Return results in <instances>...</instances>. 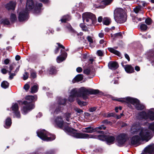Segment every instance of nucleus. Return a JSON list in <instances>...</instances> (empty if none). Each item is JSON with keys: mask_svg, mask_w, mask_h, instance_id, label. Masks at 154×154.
Wrapping results in <instances>:
<instances>
[{"mask_svg": "<svg viewBox=\"0 0 154 154\" xmlns=\"http://www.w3.org/2000/svg\"><path fill=\"white\" fill-rule=\"evenodd\" d=\"M90 70L88 69H85L84 70V73L87 75L89 74L90 73Z\"/></svg>", "mask_w": 154, "mask_h": 154, "instance_id": "54", "label": "nucleus"}, {"mask_svg": "<svg viewBox=\"0 0 154 154\" xmlns=\"http://www.w3.org/2000/svg\"><path fill=\"white\" fill-rule=\"evenodd\" d=\"M54 122L55 125L61 129H62L66 124H68L67 123H64L62 118L61 116L57 117L55 119Z\"/></svg>", "mask_w": 154, "mask_h": 154, "instance_id": "11", "label": "nucleus"}, {"mask_svg": "<svg viewBox=\"0 0 154 154\" xmlns=\"http://www.w3.org/2000/svg\"><path fill=\"white\" fill-rule=\"evenodd\" d=\"M149 128L152 131H154V122L149 124Z\"/></svg>", "mask_w": 154, "mask_h": 154, "instance_id": "39", "label": "nucleus"}, {"mask_svg": "<svg viewBox=\"0 0 154 154\" xmlns=\"http://www.w3.org/2000/svg\"><path fill=\"white\" fill-rule=\"evenodd\" d=\"M63 130L65 131L69 132L72 131V129L69 126L64 127Z\"/></svg>", "mask_w": 154, "mask_h": 154, "instance_id": "42", "label": "nucleus"}, {"mask_svg": "<svg viewBox=\"0 0 154 154\" xmlns=\"http://www.w3.org/2000/svg\"><path fill=\"white\" fill-rule=\"evenodd\" d=\"M36 73L34 70H32L30 72V78L31 79H35L36 77Z\"/></svg>", "mask_w": 154, "mask_h": 154, "instance_id": "32", "label": "nucleus"}, {"mask_svg": "<svg viewBox=\"0 0 154 154\" xmlns=\"http://www.w3.org/2000/svg\"><path fill=\"white\" fill-rule=\"evenodd\" d=\"M14 68L13 65L12 64L11 65L9 66L8 69H7L8 73H9L10 72H11V71Z\"/></svg>", "mask_w": 154, "mask_h": 154, "instance_id": "50", "label": "nucleus"}, {"mask_svg": "<svg viewBox=\"0 0 154 154\" xmlns=\"http://www.w3.org/2000/svg\"><path fill=\"white\" fill-rule=\"evenodd\" d=\"M39 88L38 85L35 83L32 87H31L30 92L32 93H36L38 90Z\"/></svg>", "mask_w": 154, "mask_h": 154, "instance_id": "22", "label": "nucleus"}, {"mask_svg": "<svg viewBox=\"0 0 154 154\" xmlns=\"http://www.w3.org/2000/svg\"><path fill=\"white\" fill-rule=\"evenodd\" d=\"M145 23L148 25H149L152 23V20L150 18L148 17L146 19Z\"/></svg>", "mask_w": 154, "mask_h": 154, "instance_id": "36", "label": "nucleus"}, {"mask_svg": "<svg viewBox=\"0 0 154 154\" xmlns=\"http://www.w3.org/2000/svg\"><path fill=\"white\" fill-rule=\"evenodd\" d=\"M102 122V123L106 125H110L112 123L108 121L106 119L103 120Z\"/></svg>", "mask_w": 154, "mask_h": 154, "instance_id": "49", "label": "nucleus"}, {"mask_svg": "<svg viewBox=\"0 0 154 154\" xmlns=\"http://www.w3.org/2000/svg\"><path fill=\"white\" fill-rule=\"evenodd\" d=\"M124 68L127 73H131L134 72V68L131 65H126Z\"/></svg>", "mask_w": 154, "mask_h": 154, "instance_id": "18", "label": "nucleus"}, {"mask_svg": "<svg viewBox=\"0 0 154 154\" xmlns=\"http://www.w3.org/2000/svg\"><path fill=\"white\" fill-rule=\"evenodd\" d=\"M35 4L32 0H27L25 10L20 13L18 16L19 20L22 22L28 20L29 12L34 7Z\"/></svg>", "mask_w": 154, "mask_h": 154, "instance_id": "2", "label": "nucleus"}, {"mask_svg": "<svg viewBox=\"0 0 154 154\" xmlns=\"http://www.w3.org/2000/svg\"><path fill=\"white\" fill-rule=\"evenodd\" d=\"M37 97L36 95H35L34 96L29 95L26 96V99L27 100L30 101H33V100L36 101L37 99Z\"/></svg>", "mask_w": 154, "mask_h": 154, "instance_id": "26", "label": "nucleus"}, {"mask_svg": "<svg viewBox=\"0 0 154 154\" xmlns=\"http://www.w3.org/2000/svg\"><path fill=\"white\" fill-rule=\"evenodd\" d=\"M111 23L110 19L108 18H104L103 20V24L106 25H109Z\"/></svg>", "mask_w": 154, "mask_h": 154, "instance_id": "30", "label": "nucleus"}, {"mask_svg": "<svg viewBox=\"0 0 154 154\" xmlns=\"http://www.w3.org/2000/svg\"><path fill=\"white\" fill-rule=\"evenodd\" d=\"M82 131L84 132L91 133L95 132L94 129L91 127H88L83 128Z\"/></svg>", "mask_w": 154, "mask_h": 154, "instance_id": "19", "label": "nucleus"}, {"mask_svg": "<svg viewBox=\"0 0 154 154\" xmlns=\"http://www.w3.org/2000/svg\"><path fill=\"white\" fill-rule=\"evenodd\" d=\"M106 128V127L104 125H101L97 127L94 128L95 132L97 131L98 129L100 130H105Z\"/></svg>", "mask_w": 154, "mask_h": 154, "instance_id": "37", "label": "nucleus"}, {"mask_svg": "<svg viewBox=\"0 0 154 154\" xmlns=\"http://www.w3.org/2000/svg\"><path fill=\"white\" fill-rule=\"evenodd\" d=\"M82 69L81 67H78L76 69V71L78 72H81L82 71Z\"/></svg>", "mask_w": 154, "mask_h": 154, "instance_id": "57", "label": "nucleus"}, {"mask_svg": "<svg viewBox=\"0 0 154 154\" xmlns=\"http://www.w3.org/2000/svg\"><path fill=\"white\" fill-rule=\"evenodd\" d=\"M135 108L138 110H142L145 108V106L141 103L140 101L135 98Z\"/></svg>", "mask_w": 154, "mask_h": 154, "instance_id": "15", "label": "nucleus"}, {"mask_svg": "<svg viewBox=\"0 0 154 154\" xmlns=\"http://www.w3.org/2000/svg\"><path fill=\"white\" fill-rule=\"evenodd\" d=\"M114 18L115 21L118 23H123L126 20V16L122 9L119 8L114 12Z\"/></svg>", "mask_w": 154, "mask_h": 154, "instance_id": "3", "label": "nucleus"}, {"mask_svg": "<svg viewBox=\"0 0 154 154\" xmlns=\"http://www.w3.org/2000/svg\"><path fill=\"white\" fill-rule=\"evenodd\" d=\"M29 76V74L27 72H25V73L23 75V79L24 80H25L27 79L28 78Z\"/></svg>", "mask_w": 154, "mask_h": 154, "instance_id": "45", "label": "nucleus"}, {"mask_svg": "<svg viewBox=\"0 0 154 154\" xmlns=\"http://www.w3.org/2000/svg\"><path fill=\"white\" fill-rule=\"evenodd\" d=\"M140 9V7H135V13H137Z\"/></svg>", "mask_w": 154, "mask_h": 154, "instance_id": "60", "label": "nucleus"}, {"mask_svg": "<svg viewBox=\"0 0 154 154\" xmlns=\"http://www.w3.org/2000/svg\"><path fill=\"white\" fill-rule=\"evenodd\" d=\"M20 104H24V106L21 109L22 112L24 115L26 114L30 110L33 109L34 107V105L32 103L28 102L26 101H24L22 102L21 101H18Z\"/></svg>", "mask_w": 154, "mask_h": 154, "instance_id": "6", "label": "nucleus"}, {"mask_svg": "<svg viewBox=\"0 0 154 154\" xmlns=\"http://www.w3.org/2000/svg\"><path fill=\"white\" fill-rule=\"evenodd\" d=\"M106 136L103 135H99L98 136L97 138L100 140H106Z\"/></svg>", "mask_w": 154, "mask_h": 154, "instance_id": "43", "label": "nucleus"}, {"mask_svg": "<svg viewBox=\"0 0 154 154\" xmlns=\"http://www.w3.org/2000/svg\"><path fill=\"white\" fill-rule=\"evenodd\" d=\"M137 118L139 120L147 119L148 117L147 113L144 111L139 112L137 116Z\"/></svg>", "mask_w": 154, "mask_h": 154, "instance_id": "14", "label": "nucleus"}, {"mask_svg": "<svg viewBox=\"0 0 154 154\" xmlns=\"http://www.w3.org/2000/svg\"><path fill=\"white\" fill-rule=\"evenodd\" d=\"M71 116V113H70L67 112L65 113V116L66 120L67 121H69V118Z\"/></svg>", "mask_w": 154, "mask_h": 154, "instance_id": "44", "label": "nucleus"}, {"mask_svg": "<svg viewBox=\"0 0 154 154\" xmlns=\"http://www.w3.org/2000/svg\"><path fill=\"white\" fill-rule=\"evenodd\" d=\"M35 6V7L34 9V12L36 14H38L40 12L41 10V7H42V5L41 3H36Z\"/></svg>", "mask_w": 154, "mask_h": 154, "instance_id": "21", "label": "nucleus"}, {"mask_svg": "<svg viewBox=\"0 0 154 154\" xmlns=\"http://www.w3.org/2000/svg\"><path fill=\"white\" fill-rule=\"evenodd\" d=\"M99 92L98 90L87 89L84 87L78 89L73 88L71 91L70 95L68 97V100L70 102H72L76 98V100L79 105L81 106H85L87 105V103L81 101L78 97H82L85 100L88 98L89 94H95L98 93Z\"/></svg>", "mask_w": 154, "mask_h": 154, "instance_id": "1", "label": "nucleus"}, {"mask_svg": "<svg viewBox=\"0 0 154 154\" xmlns=\"http://www.w3.org/2000/svg\"><path fill=\"white\" fill-rule=\"evenodd\" d=\"M148 28L147 26L144 24H142L140 26V29L142 31H146Z\"/></svg>", "mask_w": 154, "mask_h": 154, "instance_id": "34", "label": "nucleus"}, {"mask_svg": "<svg viewBox=\"0 0 154 154\" xmlns=\"http://www.w3.org/2000/svg\"><path fill=\"white\" fill-rule=\"evenodd\" d=\"M66 100L65 99H62L60 98H59V107L58 108H57L54 112V113L56 114L58 113L62 109V107L60 106L61 105L65 106L66 104Z\"/></svg>", "mask_w": 154, "mask_h": 154, "instance_id": "12", "label": "nucleus"}, {"mask_svg": "<svg viewBox=\"0 0 154 154\" xmlns=\"http://www.w3.org/2000/svg\"><path fill=\"white\" fill-rule=\"evenodd\" d=\"M151 131L147 129L143 130L140 134V135H135V145L136 142L147 140L150 139Z\"/></svg>", "mask_w": 154, "mask_h": 154, "instance_id": "5", "label": "nucleus"}, {"mask_svg": "<svg viewBox=\"0 0 154 154\" xmlns=\"http://www.w3.org/2000/svg\"><path fill=\"white\" fill-rule=\"evenodd\" d=\"M113 0H103L101 1L100 4L101 5H104V6L108 5L110 4Z\"/></svg>", "mask_w": 154, "mask_h": 154, "instance_id": "28", "label": "nucleus"}, {"mask_svg": "<svg viewBox=\"0 0 154 154\" xmlns=\"http://www.w3.org/2000/svg\"><path fill=\"white\" fill-rule=\"evenodd\" d=\"M131 135H134L135 134V127L133 125L131 129Z\"/></svg>", "mask_w": 154, "mask_h": 154, "instance_id": "47", "label": "nucleus"}, {"mask_svg": "<svg viewBox=\"0 0 154 154\" xmlns=\"http://www.w3.org/2000/svg\"><path fill=\"white\" fill-rule=\"evenodd\" d=\"M87 39L88 41L90 42V45L92 43H93V40L92 38L89 36H88L87 37Z\"/></svg>", "mask_w": 154, "mask_h": 154, "instance_id": "48", "label": "nucleus"}, {"mask_svg": "<svg viewBox=\"0 0 154 154\" xmlns=\"http://www.w3.org/2000/svg\"><path fill=\"white\" fill-rule=\"evenodd\" d=\"M148 119H149L151 121L154 120V109L149 110L148 113Z\"/></svg>", "mask_w": 154, "mask_h": 154, "instance_id": "20", "label": "nucleus"}, {"mask_svg": "<svg viewBox=\"0 0 154 154\" xmlns=\"http://www.w3.org/2000/svg\"><path fill=\"white\" fill-rule=\"evenodd\" d=\"M44 69L45 68H44V67H42V69H41V70H40L39 71V74H40V75H41L42 74H43V72L44 71L45 72V70Z\"/></svg>", "mask_w": 154, "mask_h": 154, "instance_id": "59", "label": "nucleus"}, {"mask_svg": "<svg viewBox=\"0 0 154 154\" xmlns=\"http://www.w3.org/2000/svg\"><path fill=\"white\" fill-rule=\"evenodd\" d=\"M115 140V138L113 136H106V140L109 144L113 143Z\"/></svg>", "mask_w": 154, "mask_h": 154, "instance_id": "24", "label": "nucleus"}, {"mask_svg": "<svg viewBox=\"0 0 154 154\" xmlns=\"http://www.w3.org/2000/svg\"><path fill=\"white\" fill-rule=\"evenodd\" d=\"M57 44L58 45L59 47L62 48L63 49H65V47L62 45H61L59 43H57Z\"/></svg>", "mask_w": 154, "mask_h": 154, "instance_id": "64", "label": "nucleus"}, {"mask_svg": "<svg viewBox=\"0 0 154 154\" xmlns=\"http://www.w3.org/2000/svg\"><path fill=\"white\" fill-rule=\"evenodd\" d=\"M65 59V58L63 57H60L59 56L57 58V60L58 63H60L63 61Z\"/></svg>", "mask_w": 154, "mask_h": 154, "instance_id": "41", "label": "nucleus"}, {"mask_svg": "<svg viewBox=\"0 0 154 154\" xmlns=\"http://www.w3.org/2000/svg\"><path fill=\"white\" fill-rule=\"evenodd\" d=\"M130 145L131 146H134L135 145V136H133L132 137Z\"/></svg>", "mask_w": 154, "mask_h": 154, "instance_id": "46", "label": "nucleus"}, {"mask_svg": "<svg viewBox=\"0 0 154 154\" xmlns=\"http://www.w3.org/2000/svg\"><path fill=\"white\" fill-rule=\"evenodd\" d=\"M11 119L10 118H8L6 120L5 125V127L6 128H8L11 125Z\"/></svg>", "mask_w": 154, "mask_h": 154, "instance_id": "27", "label": "nucleus"}, {"mask_svg": "<svg viewBox=\"0 0 154 154\" xmlns=\"http://www.w3.org/2000/svg\"><path fill=\"white\" fill-rule=\"evenodd\" d=\"M29 87L30 86L29 84H26L24 85L23 88L25 89V90L27 91L29 89Z\"/></svg>", "mask_w": 154, "mask_h": 154, "instance_id": "52", "label": "nucleus"}, {"mask_svg": "<svg viewBox=\"0 0 154 154\" xmlns=\"http://www.w3.org/2000/svg\"><path fill=\"white\" fill-rule=\"evenodd\" d=\"M82 17L84 21H85L87 22H89L90 23H92L96 20L95 15L90 12H87L84 14L82 16Z\"/></svg>", "mask_w": 154, "mask_h": 154, "instance_id": "7", "label": "nucleus"}, {"mask_svg": "<svg viewBox=\"0 0 154 154\" xmlns=\"http://www.w3.org/2000/svg\"><path fill=\"white\" fill-rule=\"evenodd\" d=\"M114 100L119 102L126 103L128 107L131 108H133L131 105H132L133 106H134L135 99L130 97H127L123 99L118 98Z\"/></svg>", "mask_w": 154, "mask_h": 154, "instance_id": "8", "label": "nucleus"}, {"mask_svg": "<svg viewBox=\"0 0 154 154\" xmlns=\"http://www.w3.org/2000/svg\"><path fill=\"white\" fill-rule=\"evenodd\" d=\"M125 57L126 59H127L128 62H129L130 60V58L129 55L127 54H125Z\"/></svg>", "mask_w": 154, "mask_h": 154, "instance_id": "58", "label": "nucleus"}, {"mask_svg": "<svg viewBox=\"0 0 154 154\" xmlns=\"http://www.w3.org/2000/svg\"><path fill=\"white\" fill-rule=\"evenodd\" d=\"M10 20L11 22H14L17 20V17L16 15L13 14H12L11 15Z\"/></svg>", "mask_w": 154, "mask_h": 154, "instance_id": "35", "label": "nucleus"}, {"mask_svg": "<svg viewBox=\"0 0 154 154\" xmlns=\"http://www.w3.org/2000/svg\"><path fill=\"white\" fill-rule=\"evenodd\" d=\"M2 73L4 74H6L8 72V70H6L5 68L2 69L1 70Z\"/></svg>", "mask_w": 154, "mask_h": 154, "instance_id": "56", "label": "nucleus"}, {"mask_svg": "<svg viewBox=\"0 0 154 154\" xmlns=\"http://www.w3.org/2000/svg\"><path fill=\"white\" fill-rule=\"evenodd\" d=\"M72 136L77 138L87 139L93 138V136L91 134H88L85 133L74 132Z\"/></svg>", "mask_w": 154, "mask_h": 154, "instance_id": "10", "label": "nucleus"}, {"mask_svg": "<svg viewBox=\"0 0 154 154\" xmlns=\"http://www.w3.org/2000/svg\"><path fill=\"white\" fill-rule=\"evenodd\" d=\"M96 109L97 108L96 107H94L90 108L89 110V112H91L95 111Z\"/></svg>", "mask_w": 154, "mask_h": 154, "instance_id": "55", "label": "nucleus"}, {"mask_svg": "<svg viewBox=\"0 0 154 154\" xmlns=\"http://www.w3.org/2000/svg\"><path fill=\"white\" fill-rule=\"evenodd\" d=\"M108 49L109 51L111 53H113L114 54L116 55L119 57L121 56V54L119 51L115 50L114 48H108Z\"/></svg>", "mask_w": 154, "mask_h": 154, "instance_id": "23", "label": "nucleus"}, {"mask_svg": "<svg viewBox=\"0 0 154 154\" xmlns=\"http://www.w3.org/2000/svg\"><path fill=\"white\" fill-rule=\"evenodd\" d=\"M15 5L16 3L15 2L11 1L6 5L5 7L6 9L8 10L10 9L14 10L15 9Z\"/></svg>", "mask_w": 154, "mask_h": 154, "instance_id": "17", "label": "nucleus"}, {"mask_svg": "<svg viewBox=\"0 0 154 154\" xmlns=\"http://www.w3.org/2000/svg\"><path fill=\"white\" fill-rule=\"evenodd\" d=\"M127 63V62L126 61H125L124 60H123L122 61L121 63V64L122 66L124 68V67L125 66V65H124V64H126Z\"/></svg>", "mask_w": 154, "mask_h": 154, "instance_id": "62", "label": "nucleus"}, {"mask_svg": "<svg viewBox=\"0 0 154 154\" xmlns=\"http://www.w3.org/2000/svg\"><path fill=\"white\" fill-rule=\"evenodd\" d=\"M70 19V17L68 15L64 16L61 19L62 22H66L67 21H69Z\"/></svg>", "mask_w": 154, "mask_h": 154, "instance_id": "29", "label": "nucleus"}, {"mask_svg": "<svg viewBox=\"0 0 154 154\" xmlns=\"http://www.w3.org/2000/svg\"><path fill=\"white\" fill-rule=\"evenodd\" d=\"M115 37L120 36V38H122V34L121 32L117 33L114 34Z\"/></svg>", "mask_w": 154, "mask_h": 154, "instance_id": "53", "label": "nucleus"}, {"mask_svg": "<svg viewBox=\"0 0 154 154\" xmlns=\"http://www.w3.org/2000/svg\"><path fill=\"white\" fill-rule=\"evenodd\" d=\"M114 116V113H109L107 115V117H110L111 116Z\"/></svg>", "mask_w": 154, "mask_h": 154, "instance_id": "63", "label": "nucleus"}, {"mask_svg": "<svg viewBox=\"0 0 154 154\" xmlns=\"http://www.w3.org/2000/svg\"><path fill=\"white\" fill-rule=\"evenodd\" d=\"M127 136L126 134L124 133L121 134L116 138L117 144L119 146H123L127 139Z\"/></svg>", "mask_w": 154, "mask_h": 154, "instance_id": "9", "label": "nucleus"}, {"mask_svg": "<svg viewBox=\"0 0 154 154\" xmlns=\"http://www.w3.org/2000/svg\"><path fill=\"white\" fill-rule=\"evenodd\" d=\"M108 66L110 69L113 70L116 69L119 67L118 63L116 61H110L108 63Z\"/></svg>", "mask_w": 154, "mask_h": 154, "instance_id": "16", "label": "nucleus"}, {"mask_svg": "<svg viewBox=\"0 0 154 154\" xmlns=\"http://www.w3.org/2000/svg\"><path fill=\"white\" fill-rule=\"evenodd\" d=\"M1 86L4 88H6L8 87L9 83L7 81H3L1 84Z\"/></svg>", "mask_w": 154, "mask_h": 154, "instance_id": "31", "label": "nucleus"}, {"mask_svg": "<svg viewBox=\"0 0 154 154\" xmlns=\"http://www.w3.org/2000/svg\"><path fill=\"white\" fill-rule=\"evenodd\" d=\"M36 133L38 137L43 140L51 141L55 138V136L50 134L45 130H38Z\"/></svg>", "mask_w": 154, "mask_h": 154, "instance_id": "4", "label": "nucleus"}, {"mask_svg": "<svg viewBox=\"0 0 154 154\" xmlns=\"http://www.w3.org/2000/svg\"><path fill=\"white\" fill-rule=\"evenodd\" d=\"M57 72V70L54 67H52L50 68L49 70V73L51 74H55Z\"/></svg>", "mask_w": 154, "mask_h": 154, "instance_id": "33", "label": "nucleus"}, {"mask_svg": "<svg viewBox=\"0 0 154 154\" xmlns=\"http://www.w3.org/2000/svg\"><path fill=\"white\" fill-rule=\"evenodd\" d=\"M12 110L14 111V113L16 117L18 118L20 117V112L18 111V106L17 103H15L12 105L11 107Z\"/></svg>", "mask_w": 154, "mask_h": 154, "instance_id": "13", "label": "nucleus"}, {"mask_svg": "<svg viewBox=\"0 0 154 154\" xmlns=\"http://www.w3.org/2000/svg\"><path fill=\"white\" fill-rule=\"evenodd\" d=\"M2 23L4 25H8L10 24V22L8 19H4L2 20Z\"/></svg>", "mask_w": 154, "mask_h": 154, "instance_id": "40", "label": "nucleus"}, {"mask_svg": "<svg viewBox=\"0 0 154 154\" xmlns=\"http://www.w3.org/2000/svg\"><path fill=\"white\" fill-rule=\"evenodd\" d=\"M8 74L9 75V79L10 80H11L16 75V74L14 72V73H12L11 72H10L8 73Z\"/></svg>", "mask_w": 154, "mask_h": 154, "instance_id": "38", "label": "nucleus"}, {"mask_svg": "<svg viewBox=\"0 0 154 154\" xmlns=\"http://www.w3.org/2000/svg\"><path fill=\"white\" fill-rule=\"evenodd\" d=\"M9 60L8 59H6L4 60V63L5 64H8L9 63Z\"/></svg>", "mask_w": 154, "mask_h": 154, "instance_id": "61", "label": "nucleus"}, {"mask_svg": "<svg viewBox=\"0 0 154 154\" xmlns=\"http://www.w3.org/2000/svg\"><path fill=\"white\" fill-rule=\"evenodd\" d=\"M83 79V77L82 75H79L76 76L73 79L72 81L73 83L78 82L82 80Z\"/></svg>", "mask_w": 154, "mask_h": 154, "instance_id": "25", "label": "nucleus"}, {"mask_svg": "<svg viewBox=\"0 0 154 154\" xmlns=\"http://www.w3.org/2000/svg\"><path fill=\"white\" fill-rule=\"evenodd\" d=\"M97 54L99 56H102L103 54V51L100 50H98L97 52Z\"/></svg>", "mask_w": 154, "mask_h": 154, "instance_id": "51", "label": "nucleus"}]
</instances>
